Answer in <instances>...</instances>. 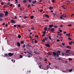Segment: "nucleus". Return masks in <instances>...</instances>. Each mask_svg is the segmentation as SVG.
I'll return each mask as SVG.
<instances>
[{"label": "nucleus", "instance_id": "nucleus-4", "mask_svg": "<svg viewBox=\"0 0 74 74\" xmlns=\"http://www.w3.org/2000/svg\"><path fill=\"white\" fill-rule=\"evenodd\" d=\"M10 22L12 23H15V21L14 20H11L10 21Z\"/></svg>", "mask_w": 74, "mask_h": 74}, {"label": "nucleus", "instance_id": "nucleus-60", "mask_svg": "<svg viewBox=\"0 0 74 74\" xmlns=\"http://www.w3.org/2000/svg\"><path fill=\"white\" fill-rule=\"evenodd\" d=\"M34 53H35V54H37V51H34Z\"/></svg>", "mask_w": 74, "mask_h": 74}, {"label": "nucleus", "instance_id": "nucleus-3", "mask_svg": "<svg viewBox=\"0 0 74 74\" xmlns=\"http://www.w3.org/2000/svg\"><path fill=\"white\" fill-rule=\"evenodd\" d=\"M47 68H44L43 67L42 68V69H43V70H48V69H49V66L47 65L46 66Z\"/></svg>", "mask_w": 74, "mask_h": 74}, {"label": "nucleus", "instance_id": "nucleus-23", "mask_svg": "<svg viewBox=\"0 0 74 74\" xmlns=\"http://www.w3.org/2000/svg\"><path fill=\"white\" fill-rule=\"evenodd\" d=\"M4 56L5 57H7V56H8V54L6 53L4 55Z\"/></svg>", "mask_w": 74, "mask_h": 74}, {"label": "nucleus", "instance_id": "nucleus-42", "mask_svg": "<svg viewBox=\"0 0 74 74\" xmlns=\"http://www.w3.org/2000/svg\"><path fill=\"white\" fill-rule=\"evenodd\" d=\"M45 39H43L42 40V42H45Z\"/></svg>", "mask_w": 74, "mask_h": 74}, {"label": "nucleus", "instance_id": "nucleus-53", "mask_svg": "<svg viewBox=\"0 0 74 74\" xmlns=\"http://www.w3.org/2000/svg\"><path fill=\"white\" fill-rule=\"evenodd\" d=\"M26 18H27V16H25L23 18H24V19H26Z\"/></svg>", "mask_w": 74, "mask_h": 74}, {"label": "nucleus", "instance_id": "nucleus-43", "mask_svg": "<svg viewBox=\"0 0 74 74\" xmlns=\"http://www.w3.org/2000/svg\"><path fill=\"white\" fill-rule=\"evenodd\" d=\"M1 4L2 5H3L4 4V3H3V2H2L1 3Z\"/></svg>", "mask_w": 74, "mask_h": 74}, {"label": "nucleus", "instance_id": "nucleus-59", "mask_svg": "<svg viewBox=\"0 0 74 74\" xmlns=\"http://www.w3.org/2000/svg\"><path fill=\"white\" fill-rule=\"evenodd\" d=\"M6 6V5H4L3 6V8H5V7Z\"/></svg>", "mask_w": 74, "mask_h": 74}, {"label": "nucleus", "instance_id": "nucleus-34", "mask_svg": "<svg viewBox=\"0 0 74 74\" xmlns=\"http://www.w3.org/2000/svg\"><path fill=\"white\" fill-rule=\"evenodd\" d=\"M69 60H70V61H71V60H72V59H71L70 58H69Z\"/></svg>", "mask_w": 74, "mask_h": 74}, {"label": "nucleus", "instance_id": "nucleus-21", "mask_svg": "<svg viewBox=\"0 0 74 74\" xmlns=\"http://www.w3.org/2000/svg\"><path fill=\"white\" fill-rule=\"evenodd\" d=\"M31 19H33L34 18V16H31L30 17Z\"/></svg>", "mask_w": 74, "mask_h": 74}, {"label": "nucleus", "instance_id": "nucleus-24", "mask_svg": "<svg viewBox=\"0 0 74 74\" xmlns=\"http://www.w3.org/2000/svg\"><path fill=\"white\" fill-rule=\"evenodd\" d=\"M73 71V69H71L69 71V72H71Z\"/></svg>", "mask_w": 74, "mask_h": 74}, {"label": "nucleus", "instance_id": "nucleus-41", "mask_svg": "<svg viewBox=\"0 0 74 74\" xmlns=\"http://www.w3.org/2000/svg\"><path fill=\"white\" fill-rule=\"evenodd\" d=\"M18 7H21V4H18Z\"/></svg>", "mask_w": 74, "mask_h": 74}, {"label": "nucleus", "instance_id": "nucleus-26", "mask_svg": "<svg viewBox=\"0 0 74 74\" xmlns=\"http://www.w3.org/2000/svg\"><path fill=\"white\" fill-rule=\"evenodd\" d=\"M49 38L50 39V40H51V36L49 35Z\"/></svg>", "mask_w": 74, "mask_h": 74}, {"label": "nucleus", "instance_id": "nucleus-45", "mask_svg": "<svg viewBox=\"0 0 74 74\" xmlns=\"http://www.w3.org/2000/svg\"><path fill=\"white\" fill-rule=\"evenodd\" d=\"M59 41H60V40L59 39H57V42H59Z\"/></svg>", "mask_w": 74, "mask_h": 74}, {"label": "nucleus", "instance_id": "nucleus-62", "mask_svg": "<svg viewBox=\"0 0 74 74\" xmlns=\"http://www.w3.org/2000/svg\"><path fill=\"white\" fill-rule=\"evenodd\" d=\"M52 2H53V3H55V0H52Z\"/></svg>", "mask_w": 74, "mask_h": 74}, {"label": "nucleus", "instance_id": "nucleus-50", "mask_svg": "<svg viewBox=\"0 0 74 74\" xmlns=\"http://www.w3.org/2000/svg\"><path fill=\"white\" fill-rule=\"evenodd\" d=\"M45 22H47V21H48V20L46 19L45 20H44Z\"/></svg>", "mask_w": 74, "mask_h": 74}, {"label": "nucleus", "instance_id": "nucleus-64", "mask_svg": "<svg viewBox=\"0 0 74 74\" xmlns=\"http://www.w3.org/2000/svg\"><path fill=\"white\" fill-rule=\"evenodd\" d=\"M47 58H45V61H47Z\"/></svg>", "mask_w": 74, "mask_h": 74}, {"label": "nucleus", "instance_id": "nucleus-44", "mask_svg": "<svg viewBox=\"0 0 74 74\" xmlns=\"http://www.w3.org/2000/svg\"><path fill=\"white\" fill-rule=\"evenodd\" d=\"M54 27H55V28H57V27H58V26H54Z\"/></svg>", "mask_w": 74, "mask_h": 74}, {"label": "nucleus", "instance_id": "nucleus-55", "mask_svg": "<svg viewBox=\"0 0 74 74\" xmlns=\"http://www.w3.org/2000/svg\"><path fill=\"white\" fill-rule=\"evenodd\" d=\"M62 45H65V44H64V43H62Z\"/></svg>", "mask_w": 74, "mask_h": 74}, {"label": "nucleus", "instance_id": "nucleus-1", "mask_svg": "<svg viewBox=\"0 0 74 74\" xmlns=\"http://www.w3.org/2000/svg\"><path fill=\"white\" fill-rule=\"evenodd\" d=\"M62 55L63 56L65 55V56H70V55H70V53L69 54L67 53H64V52H62Z\"/></svg>", "mask_w": 74, "mask_h": 74}, {"label": "nucleus", "instance_id": "nucleus-22", "mask_svg": "<svg viewBox=\"0 0 74 74\" xmlns=\"http://www.w3.org/2000/svg\"><path fill=\"white\" fill-rule=\"evenodd\" d=\"M36 2H37V1H32V3H36Z\"/></svg>", "mask_w": 74, "mask_h": 74}, {"label": "nucleus", "instance_id": "nucleus-12", "mask_svg": "<svg viewBox=\"0 0 74 74\" xmlns=\"http://www.w3.org/2000/svg\"><path fill=\"white\" fill-rule=\"evenodd\" d=\"M70 51H71L70 50H67V51H66V53H69Z\"/></svg>", "mask_w": 74, "mask_h": 74}, {"label": "nucleus", "instance_id": "nucleus-19", "mask_svg": "<svg viewBox=\"0 0 74 74\" xmlns=\"http://www.w3.org/2000/svg\"><path fill=\"white\" fill-rule=\"evenodd\" d=\"M57 54V57H59V55H60V54H59V53H56Z\"/></svg>", "mask_w": 74, "mask_h": 74}, {"label": "nucleus", "instance_id": "nucleus-36", "mask_svg": "<svg viewBox=\"0 0 74 74\" xmlns=\"http://www.w3.org/2000/svg\"><path fill=\"white\" fill-rule=\"evenodd\" d=\"M26 47V45H23V46H22V47L23 48H25Z\"/></svg>", "mask_w": 74, "mask_h": 74}, {"label": "nucleus", "instance_id": "nucleus-20", "mask_svg": "<svg viewBox=\"0 0 74 74\" xmlns=\"http://www.w3.org/2000/svg\"><path fill=\"white\" fill-rule=\"evenodd\" d=\"M32 34V32H31L30 33V34L29 35V37L31 39H32V37H31V36H30V35H31V34Z\"/></svg>", "mask_w": 74, "mask_h": 74}, {"label": "nucleus", "instance_id": "nucleus-47", "mask_svg": "<svg viewBox=\"0 0 74 74\" xmlns=\"http://www.w3.org/2000/svg\"><path fill=\"white\" fill-rule=\"evenodd\" d=\"M9 6H10L11 7H12L13 5L12 4H11L9 5Z\"/></svg>", "mask_w": 74, "mask_h": 74}, {"label": "nucleus", "instance_id": "nucleus-35", "mask_svg": "<svg viewBox=\"0 0 74 74\" xmlns=\"http://www.w3.org/2000/svg\"><path fill=\"white\" fill-rule=\"evenodd\" d=\"M29 45V44H27L26 45V46L27 47L26 48H28V49H29V48L27 47H28Z\"/></svg>", "mask_w": 74, "mask_h": 74}, {"label": "nucleus", "instance_id": "nucleus-27", "mask_svg": "<svg viewBox=\"0 0 74 74\" xmlns=\"http://www.w3.org/2000/svg\"><path fill=\"white\" fill-rule=\"evenodd\" d=\"M20 58H23V56H22V55H20Z\"/></svg>", "mask_w": 74, "mask_h": 74}, {"label": "nucleus", "instance_id": "nucleus-46", "mask_svg": "<svg viewBox=\"0 0 74 74\" xmlns=\"http://www.w3.org/2000/svg\"><path fill=\"white\" fill-rule=\"evenodd\" d=\"M69 45H72V43H71V42H69Z\"/></svg>", "mask_w": 74, "mask_h": 74}, {"label": "nucleus", "instance_id": "nucleus-28", "mask_svg": "<svg viewBox=\"0 0 74 74\" xmlns=\"http://www.w3.org/2000/svg\"><path fill=\"white\" fill-rule=\"evenodd\" d=\"M44 29L45 30H47V27H45Z\"/></svg>", "mask_w": 74, "mask_h": 74}, {"label": "nucleus", "instance_id": "nucleus-2", "mask_svg": "<svg viewBox=\"0 0 74 74\" xmlns=\"http://www.w3.org/2000/svg\"><path fill=\"white\" fill-rule=\"evenodd\" d=\"M4 16V15L3 13H0V18H3Z\"/></svg>", "mask_w": 74, "mask_h": 74}, {"label": "nucleus", "instance_id": "nucleus-40", "mask_svg": "<svg viewBox=\"0 0 74 74\" xmlns=\"http://www.w3.org/2000/svg\"><path fill=\"white\" fill-rule=\"evenodd\" d=\"M17 26H18V27H21V26L20 25H18Z\"/></svg>", "mask_w": 74, "mask_h": 74}, {"label": "nucleus", "instance_id": "nucleus-31", "mask_svg": "<svg viewBox=\"0 0 74 74\" xmlns=\"http://www.w3.org/2000/svg\"><path fill=\"white\" fill-rule=\"evenodd\" d=\"M3 21V19L2 18H0V21Z\"/></svg>", "mask_w": 74, "mask_h": 74}, {"label": "nucleus", "instance_id": "nucleus-61", "mask_svg": "<svg viewBox=\"0 0 74 74\" xmlns=\"http://www.w3.org/2000/svg\"><path fill=\"white\" fill-rule=\"evenodd\" d=\"M43 11V10L42 9L40 10V12H42V11Z\"/></svg>", "mask_w": 74, "mask_h": 74}, {"label": "nucleus", "instance_id": "nucleus-7", "mask_svg": "<svg viewBox=\"0 0 74 74\" xmlns=\"http://www.w3.org/2000/svg\"><path fill=\"white\" fill-rule=\"evenodd\" d=\"M62 16L64 17V18H66L67 16V15H66V14H64L62 15Z\"/></svg>", "mask_w": 74, "mask_h": 74}, {"label": "nucleus", "instance_id": "nucleus-11", "mask_svg": "<svg viewBox=\"0 0 74 74\" xmlns=\"http://www.w3.org/2000/svg\"><path fill=\"white\" fill-rule=\"evenodd\" d=\"M53 26V25H49V28H51V27H52Z\"/></svg>", "mask_w": 74, "mask_h": 74}, {"label": "nucleus", "instance_id": "nucleus-56", "mask_svg": "<svg viewBox=\"0 0 74 74\" xmlns=\"http://www.w3.org/2000/svg\"><path fill=\"white\" fill-rule=\"evenodd\" d=\"M31 5L32 7L34 6V5H33V3L31 4Z\"/></svg>", "mask_w": 74, "mask_h": 74}, {"label": "nucleus", "instance_id": "nucleus-15", "mask_svg": "<svg viewBox=\"0 0 74 74\" xmlns=\"http://www.w3.org/2000/svg\"><path fill=\"white\" fill-rule=\"evenodd\" d=\"M55 29L53 28H52L51 29V32H54Z\"/></svg>", "mask_w": 74, "mask_h": 74}, {"label": "nucleus", "instance_id": "nucleus-32", "mask_svg": "<svg viewBox=\"0 0 74 74\" xmlns=\"http://www.w3.org/2000/svg\"><path fill=\"white\" fill-rule=\"evenodd\" d=\"M35 37H36V38H38V36L37 35H35Z\"/></svg>", "mask_w": 74, "mask_h": 74}, {"label": "nucleus", "instance_id": "nucleus-38", "mask_svg": "<svg viewBox=\"0 0 74 74\" xmlns=\"http://www.w3.org/2000/svg\"><path fill=\"white\" fill-rule=\"evenodd\" d=\"M21 44H23V42H24V41H21Z\"/></svg>", "mask_w": 74, "mask_h": 74}, {"label": "nucleus", "instance_id": "nucleus-8", "mask_svg": "<svg viewBox=\"0 0 74 74\" xmlns=\"http://www.w3.org/2000/svg\"><path fill=\"white\" fill-rule=\"evenodd\" d=\"M58 36H62V34H60V32H58Z\"/></svg>", "mask_w": 74, "mask_h": 74}, {"label": "nucleus", "instance_id": "nucleus-39", "mask_svg": "<svg viewBox=\"0 0 74 74\" xmlns=\"http://www.w3.org/2000/svg\"><path fill=\"white\" fill-rule=\"evenodd\" d=\"M72 26V25L71 24H69L68 25V26L69 27H70V26Z\"/></svg>", "mask_w": 74, "mask_h": 74}, {"label": "nucleus", "instance_id": "nucleus-14", "mask_svg": "<svg viewBox=\"0 0 74 74\" xmlns=\"http://www.w3.org/2000/svg\"><path fill=\"white\" fill-rule=\"evenodd\" d=\"M53 55L54 56H56V53L55 52H53Z\"/></svg>", "mask_w": 74, "mask_h": 74}, {"label": "nucleus", "instance_id": "nucleus-58", "mask_svg": "<svg viewBox=\"0 0 74 74\" xmlns=\"http://www.w3.org/2000/svg\"><path fill=\"white\" fill-rule=\"evenodd\" d=\"M20 10L21 11H22V8H20Z\"/></svg>", "mask_w": 74, "mask_h": 74}, {"label": "nucleus", "instance_id": "nucleus-51", "mask_svg": "<svg viewBox=\"0 0 74 74\" xmlns=\"http://www.w3.org/2000/svg\"><path fill=\"white\" fill-rule=\"evenodd\" d=\"M32 30H35V29L34 28V27H32Z\"/></svg>", "mask_w": 74, "mask_h": 74}, {"label": "nucleus", "instance_id": "nucleus-30", "mask_svg": "<svg viewBox=\"0 0 74 74\" xmlns=\"http://www.w3.org/2000/svg\"><path fill=\"white\" fill-rule=\"evenodd\" d=\"M61 52V51H57V53H60Z\"/></svg>", "mask_w": 74, "mask_h": 74}, {"label": "nucleus", "instance_id": "nucleus-33", "mask_svg": "<svg viewBox=\"0 0 74 74\" xmlns=\"http://www.w3.org/2000/svg\"><path fill=\"white\" fill-rule=\"evenodd\" d=\"M68 40H72V39H71V38L70 37H69L68 38Z\"/></svg>", "mask_w": 74, "mask_h": 74}, {"label": "nucleus", "instance_id": "nucleus-49", "mask_svg": "<svg viewBox=\"0 0 74 74\" xmlns=\"http://www.w3.org/2000/svg\"><path fill=\"white\" fill-rule=\"evenodd\" d=\"M62 7L64 8V9H66V8L64 7L63 5L62 6Z\"/></svg>", "mask_w": 74, "mask_h": 74}, {"label": "nucleus", "instance_id": "nucleus-37", "mask_svg": "<svg viewBox=\"0 0 74 74\" xmlns=\"http://www.w3.org/2000/svg\"><path fill=\"white\" fill-rule=\"evenodd\" d=\"M45 36V34H43V35H42V37H44V36Z\"/></svg>", "mask_w": 74, "mask_h": 74}, {"label": "nucleus", "instance_id": "nucleus-18", "mask_svg": "<svg viewBox=\"0 0 74 74\" xmlns=\"http://www.w3.org/2000/svg\"><path fill=\"white\" fill-rule=\"evenodd\" d=\"M66 47L67 48H68V49H70L71 48V47L69 46H66Z\"/></svg>", "mask_w": 74, "mask_h": 74}, {"label": "nucleus", "instance_id": "nucleus-17", "mask_svg": "<svg viewBox=\"0 0 74 74\" xmlns=\"http://www.w3.org/2000/svg\"><path fill=\"white\" fill-rule=\"evenodd\" d=\"M18 38H21V35H19L18 36Z\"/></svg>", "mask_w": 74, "mask_h": 74}, {"label": "nucleus", "instance_id": "nucleus-16", "mask_svg": "<svg viewBox=\"0 0 74 74\" xmlns=\"http://www.w3.org/2000/svg\"><path fill=\"white\" fill-rule=\"evenodd\" d=\"M53 7H49L50 10H52L53 9Z\"/></svg>", "mask_w": 74, "mask_h": 74}, {"label": "nucleus", "instance_id": "nucleus-29", "mask_svg": "<svg viewBox=\"0 0 74 74\" xmlns=\"http://www.w3.org/2000/svg\"><path fill=\"white\" fill-rule=\"evenodd\" d=\"M45 40H47L48 39L47 37H45Z\"/></svg>", "mask_w": 74, "mask_h": 74}, {"label": "nucleus", "instance_id": "nucleus-9", "mask_svg": "<svg viewBox=\"0 0 74 74\" xmlns=\"http://www.w3.org/2000/svg\"><path fill=\"white\" fill-rule=\"evenodd\" d=\"M8 11H6V13H5V16H7L8 15Z\"/></svg>", "mask_w": 74, "mask_h": 74}, {"label": "nucleus", "instance_id": "nucleus-25", "mask_svg": "<svg viewBox=\"0 0 74 74\" xmlns=\"http://www.w3.org/2000/svg\"><path fill=\"white\" fill-rule=\"evenodd\" d=\"M27 1V0H24L23 1V2L24 3H26Z\"/></svg>", "mask_w": 74, "mask_h": 74}, {"label": "nucleus", "instance_id": "nucleus-57", "mask_svg": "<svg viewBox=\"0 0 74 74\" xmlns=\"http://www.w3.org/2000/svg\"><path fill=\"white\" fill-rule=\"evenodd\" d=\"M60 19H64V18H63V17L61 16L60 17Z\"/></svg>", "mask_w": 74, "mask_h": 74}, {"label": "nucleus", "instance_id": "nucleus-52", "mask_svg": "<svg viewBox=\"0 0 74 74\" xmlns=\"http://www.w3.org/2000/svg\"><path fill=\"white\" fill-rule=\"evenodd\" d=\"M45 33H46V31H45L43 33V34H45Z\"/></svg>", "mask_w": 74, "mask_h": 74}, {"label": "nucleus", "instance_id": "nucleus-54", "mask_svg": "<svg viewBox=\"0 0 74 74\" xmlns=\"http://www.w3.org/2000/svg\"><path fill=\"white\" fill-rule=\"evenodd\" d=\"M28 7H31V6H30V4L28 5Z\"/></svg>", "mask_w": 74, "mask_h": 74}, {"label": "nucleus", "instance_id": "nucleus-48", "mask_svg": "<svg viewBox=\"0 0 74 74\" xmlns=\"http://www.w3.org/2000/svg\"><path fill=\"white\" fill-rule=\"evenodd\" d=\"M53 15L54 16H55V15H56L55 13H53Z\"/></svg>", "mask_w": 74, "mask_h": 74}, {"label": "nucleus", "instance_id": "nucleus-6", "mask_svg": "<svg viewBox=\"0 0 74 74\" xmlns=\"http://www.w3.org/2000/svg\"><path fill=\"white\" fill-rule=\"evenodd\" d=\"M45 16L46 17V18H49V16L48 14H45Z\"/></svg>", "mask_w": 74, "mask_h": 74}, {"label": "nucleus", "instance_id": "nucleus-10", "mask_svg": "<svg viewBox=\"0 0 74 74\" xmlns=\"http://www.w3.org/2000/svg\"><path fill=\"white\" fill-rule=\"evenodd\" d=\"M45 46H46V47H50V45H49L48 44H47L46 45H45Z\"/></svg>", "mask_w": 74, "mask_h": 74}, {"label": "nucleus", "instance_id": "nucleus-5", "mask_svg": "<svg viewBox=\"0 0 74 74\" xmlns=\"http://www.w3.org/2000/svg\"><path fill=\"white\" fill-rule=\"evenodd\" d=\"M8 55H9V56L10 57L12 56H13V53H9L8 54Z\"/></svg>", "mask_w": 74, "mask_h": 74}, {"label": "nucleus", "instance_id": "nucleus-63", "mask_svg": "<svg viewBox=\"0 0 74 74\" xmlns=\"http://www.w3.org/2000/svg\"><path fill=\"white\" fill-rule=\"evenodd\" d=\"M14 27H16V25H14Z\"/></svg>", "mask_w": 74, "mask_h": 74}, {"label": "nucleus", "instance_id": "nucleus-13", "mask_svg": "<svg viewBox=\"0 0 74 74\" xmlns=\"http://www.w3.org/2000/svg\"><path fill=\"white\" fill-rule=\"evenodd\" d=\"M17 44L18 47H20V46H21V45L20 44L19 42H17Z\"/></svg>", "mask_w": 74, "mask_h": 74}]
</instances>
